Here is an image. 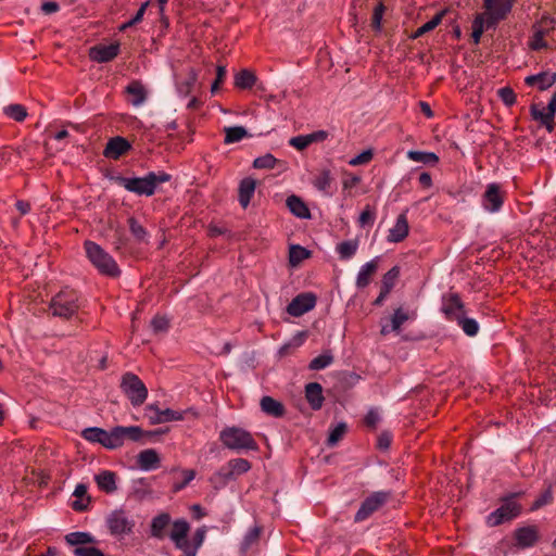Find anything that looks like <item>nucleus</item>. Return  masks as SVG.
Here are the masks:
<instances>
[{"label": "nucleus", "instance_id": "4468645a", "mask_svg": "<svg viewBox=\"0 0 556 556\" xmlns=\"http://www.w3.org/2000/svg\"><path fill=\"white\" fill-rule=\"evenodd\" d=\"M441 311L445 318L452 321H456L465 314L463 302L455 293L443 298Z\"/></svg>", "mask_w": 556, "mask_h": 556}, {"label": "nucleus", "instance_id": "de8ad7c7", "mask_svg": "<svg viewBox=\"0 0 556 556\" xmlns=\"http://www.w3.org/2000/svg\"><path fill=\"white\" fill-rule=\"evenodd\" d=\"M330 184L331 173L329 169L321 170L320 174L317 175L313 180L314 187L321 192H327V190L330 187Z\"/></svg>", "mask_w": 556, "mask_h": 556}, {"label": "nucleus", "instance_id": "2eb2a0df", "mask_svg": "<svg viewBox=\"0 0 556 556\" xmlns=\"http://www.w3.org/2000/svg\"><path fill=\"white\" fill-rule=\"evenodd\" d=\"M174 520L168 513H160L154 516L150 523V535L156 540H164L168 536L166 530L169 526L173 527Z\"/></svg>", "mask_w": 556, "mask_h": 556}, {"label": "nucleus", "instance_id": "423d86ee", "mask_svg": "<svg viewBox=\"0 0 556 556\" xmlns=\"http://www.w3.org/2000/svg\"><path fill=\"white\" fill-rule=\"evenodd\" d=\"M417 318L416 308H405L400 306L394 309L389 320H381L380 333L388 336L391 332H401L402 326L408 320H415Z\"/></svg>", "mask_w": 556, "mask_h": 556}, {"label": "nucleus", "instance_id": "4d7b16f0", "mask_svg": "<svg viewBox=\"0 0 556 556\" xmlns=\"http://www.w3.org/2000/svg\"><path fill=\"white\" fill-rule=\"evenodd\" d=\"M151 328L154 333H163L168 329V319L163 316H155L151 320Z\"/></svg>", "mask_w": 556, "mask_h": 556}, {"label": "nucleus", "instance_id": "774afa93", "mask_svg": "<svg viewBox=\"0 0 556 556\" xmlns=\"http://www.w3.org/2000/svg\"><path fill=\"white\" fill-rule=\"evenodd\" d=\"M383 10H384V8L382 4H379L375 8L374 16H372V24L377 29H380Z\"/></svg>", "mask_w": 556, "mask_h": 556}, {"label": "nucleus", "instance_id": "aec40b11", "mask_svg": "<svg viewBox=\"0 0 556 556\" xmlns=\"http://www.w3.org/2000/svg\"><path fill=\"white\" fill-rule=\"evenodd\" d=\"M379 260H380V257L376 256L372 260H370L369 262H367L361 266V268L356 275V280H355V285H356L357 289H364L370 283L371 276L378 269Z\"/></svg>", "mask_w": 556, "mask_h": 556}, {"label": "nucleus", "instance_id": "0e129e2a", "mask_svg": "<svg viewBox=\"0 0 556 556\" xmlns=\"http://www.w3.org/2000/svg\"><path fill=\"white\" fill-rule=\"evenodd\" d=\"M380 420V412L377 408H370L365 416V424L369 428H376Z\"/></svg>", "mask_w": 556, "mask_h": 556}, {"label": "nucleus", "instance_id": "20e7f679", "mask_svg": "<svg viewBox=\"0 0 556 556\" xmlns=\"http://www.w3.org/2000/svg\"><path fill=\"white\" fill-rule=\"evenodd\" d=\"M78 295L74 290L64 289L51 301L50 309L54 316L70 318L78 309Z\"/></svg>", "mask_w": 556, "mask_h": 556}, {"label": "nucleus", "instance_id": "680f3d73", "mask_svg": "<svg viewBox=\"0 0 556 556\" xmlns=\"http://www.w3.org/2000/svg\"><path fill=\"white\" fill-rule=\"evenodd\" d=\"M375 212L369 206H366L358 217V224L361 227L372 225L375 222Z\"/></svg>", "mask_w": 556, "mask_h": 556}, {"label": "nucleus", "instance_id": "864d4df0", "mask_svg": "<svg viewBox=\"0 0 556 556\" xmlns=\"http://www.w3.org/2000/svg\"><path fill=\"white\" fill-rule=\"evenodd\" d=\"M443 12L438 13L434 15L430 21L425 23L422 26H420L415 34L413 35V38H418L422 36L424 34L434 29L442 21Z\"/></svg>", "mask_w": 556, "mask_h": 556}, {"label": "nucleus", "instance_id": "a878e982", "mask_svg": "<svg viewBox=\"0 0 556 556\" xmlns=\"http://www.w3.org/2000/svg\"><path fill=\"white\" fill-rule=\"evenodd\" d=\"M64 539L74 548L87 547L97 543V539L91 533L83 531L67 533Z\"/></svg>", "mask_w": 556, "mask_h": 556}, {"label": "nucleus", "instance_id": "79ce46f5", "mask_svg": "<svg viewBox=\"0 0 556 556\" xmlns=\"http://www.w3.org/2000/svg\"><path fill=\"white\" fill-rule=\"evenodd\" d=\"M309 251L306 250L305 248L298 244H293L290 247L289 250V263L291 266L295 267L301 262L306 260L309 256Z\"/></svg>", "mask_w": 556, "mask_h": 556}, {"label": "nucleus", "instance_id": "ddd939ff", "mask_svg": "<svg viewBox=\"0 0 556 556\" xmlns=\"http://www.w3.org/2000/svg\"><path fill=\"white\" fill-rule=\"evenodd\" d=\"M317 298L312 292L298 294L287 306V312L293 317H300L312 311L316 305Z\"/></svg>", "mask_w": 556, "mask_h": 556}, {"label": "nucleus", "instance_id": "0eeeda50", "mask_svg": "<svg viewBox=\"0 0 556 556\" xmlns=\"http://www.w3.org/2000/svg\"><path fill=\"white\" fill-rule=\"evenodd\" d=\"M514 0H485V12L482 14L486 18V28H493L506 17L513 8Z\"/></svg>", "mask_w": 556, "mask_h": 556}, {"label": "nucleus", "instance_id": "72a5a7b5", "mask_svg": "<svg viewBox=\"0 0 556 556\" xmlns=\"http://www.w3.org/2000/svg\"><path fill=\"white\" fill-rule=\"evenodd\" d=\"M198 80V74L194 70H189L187 77L176 84L177 92L180 97H187L191 93Z\"/></svg>", "mask_w": 556, "mask_h": 556}, {"label": "nucleus", "instance_id": "dca6fc26", "mask_svg": "<svg viewBox=\"0 0 556 556\" xmlns=\"http://www.w3.org/2000/svg\"><path fill=\"white\" fill-rule=\"evenodd\" d=\"M130 149L131 144L127 139L116 136L108 141L103 151V155L108 159L117 160Z\"/></svg>", "mask_w": 556, "mask_h": 556}, {"label": "nucleus", "instance_id": "5701e85b", "mask_svg": "<svg viewBox=\"0 0 556 556\" xmlns=\"http://www.w3.org/2000/svg\"><path fill=\"white\" fill-rule=\"evenodd\" d=\"M531 115L533 119L540 122L541 125H543L549 132L553 130L555 113L547 106H544L543 104H533L531 106Z\"/></svg>", "mask_w": 556, "mask_h": 556}, {"label": "nucleus", "instance_id": "7ed1b4c3", "mask_svg": "<svg viewBox=\"0 0 556 556\" xmlns=\"http://www.w3.org/2000/svg\"><path fill=\"white\" fill-rule=\"evenodd\" d=\"M222 443L229 450L241 451L257 450V444L252 434L239 427H227L219 433Z\"/></svg>", "mask_w": 556, "mask_h": 556}, {"label": "nucleus", "instance_id": "e433bc0d", "mask_svg": "<svg viewBox=\"0 0 556 556\" xmlns=\"http://www.w3.org/2000/svg\"><path fill=\"white\" fill-rule=\"evenodd\" d=\"M149 409L151 412L155 413L154 416L150 417L153 422L161 424V422H167V421H172V420H179L182 417L179 412H176V410H173L169 408L160 410L157 408H154L153 406H150Z\"/></svg>", "mask_w": 556, "mask_h": 556}, {"label": "nucleus", "instance_id": "c85d7f7f", "mask_svg": "<svg viewBox=\"0 0 556 556\" xmlns=\"http://www.w3.org/2000/svg\"><path fill=\"white\" fill-rule=\"evenodd\" d=\"M256 182L253 178H244L239 186V202L245 208L255 192Z\"/></svg>", "mask_w": 556, "mask_h": 556}, {"label": "nucleus", "instance_id": "39448f33", "mask_svg": "<svg viewBox=\"0 0 556 556\" xmlns=\"http://www.w3.org/2000/svg\"><path fill=\"white\" fill-rule=\"evenodd\" d=\"M111 535L123 538L132 533L135 520L122 508L111 511L105 519Z\"/></svg>", "mask_w": 556, "mask_h": 556}, {"label": "nucleus", "instance_id": "5fc2aeb1", "mask_svg": "<svg viewBox=\"0 0 556 556\" xmlns=\"http://www.w3.org/2000/svg\"><path fill=\"white\" fill-rule=\"evenodd\" d=\"M486 28V18L484 16L479 15L475 18L472 23V38L476 43L480 41V38Z\"/></svg>", "mask_w": 556, "mask_h": 556}, {"label": "nucleus", "instance_id": "09e8293b", "mask_svg": "<svg viewBox=\"0 0 556 556\" xmlns=\"http://www.w3.org/2000/svg\"><path fill=\"white\" fill-rule=\"evenodd\" d=\"M277 163L278 160L271 153H266L254 160L253 167L257 169H270L274 168Z\"/></svg>", "mask_w": 556, "mask_h": 556}, {"label": "nucleus", "instance_id": "f03ea898", "mask_svg": "<svg viewBox=\"0 0 556 556\" xmlns=\"http://www.w3.org/2000/svg\"><path fill=\"white\" fill-rule=\"evenodd\" d=\"M84 247L88 260L102 275L111 277L119 275L121 271L115 260L98 243L87 240Z\"/></svg>", "mask_w": 556, "mask_h": 556}, {"label": "nucleus", "instance_id": "f704fd0d", "mask_svg": "<svg viewBox=\"0 0 556 556\" xmlns=\"http://www.w3.org/2000/svg\"><path fill=\"white\" fill-rule=\"evenodd\" d=\"M358 250V241L356 239L345 240L337 244L336 251L341 260L352 258Z\"/></svg>", "mask_w": 556, "mask_h": 556}, {"label": "nucleus", "instance_id": "cd10ccee", "mask_svg": "<svg viewBox=\"0 0 556 556\" xmlns=\"http://www.w3.org/2000/svg\"><path fill=\"white\" fill-rule=\"evenodd\" d=\"M114 428L118 441V446H122L126 439L131 441H139L141 439L142 430L138 426H117Z\"/></svg>", "mask_w": 556, "mask_h": 556}, {"label": "nucleus", "instance_id": "37998d69", "mask_svg": "<svg viewBox=\"0 0 556 556\" xmlns=\"http://www.w3.org/2000/svg\"><path fill=\"white\" fill-rule=\"evenodd\" d=\"M226 466L232 473L233 478L240 476L242 473L248 472L251 469V465L247 459L243 458H235L230 459Z\"/></svg>", "mask_w": 556, "mask_h": 556}, {"label": "nucleus", "instance_id": "9b49d317", "mask_svg": "<svg viewBox=\"0 0 556 556\" xmlns=\"http://www.w3.org/2000/svg\"><path fill=\"white\" fill-rule=\"evenodd\" d=\"M390 493L386 491H378L366 497L359 509L355 514V521L359 522L367 519L372 513L379 509L389 498Z\"/></svg>", "mask_w": 556, "mask_h": 556}, {"label": "nucleus", "instance_id": "a18cd8bd", "mask_svg": "<svg viewBox=\"0 0 556 556\" xmlns=\"http://www.w3.org/2000/svg\"><path fill=\"white\" fill-rule=\"evenodd\" d=\"M3 112L16 122H23L27 116V111L22 104H10L3 109Z\"/></svg>", "mask_w": 556, "mask_h": 556}, {"label": "nucleus", "instance_id": "49530a36", "mask_svg": "<svg viewBox=\"0 0 556 556\" xmlns=\"http://www.w3.org/2000/svg\"><path fill=\"white\" fill-rule=\"evenodd\" d=\"M348 425L343 421L338 422L333 428L330 429L327 443L329 446H334L345 434Z\"/></svg>", "mask_w": 556, "mask_h": 556}, {"label": "nucleus", "instance_id": "4c0bfd02", "mask_svg": "<svg viewBox=\"0 0 556 556\" xmlns=\"http://www.w3.org/2000/svg\"><path fill=\"white\" fill-rule=\"evenodd\" d=\"M261 407L264 413L274 417H280L283 414L281 403L270 396H264L261 400Z\"/></svg>", "mask_w": 556, "mask_h": 556}, {"label": "nucleus", "instance_id": "13d9d810", "mask_svg": "<svg viewBox=\"0 0 556 556\" xmlns=\"http://www.w3.org/2000/svg\"><path fill=\"white\" fill-rule=\"evenodd\" d=\"M372 151L370 149L364 150L362 153L357 154L356 156L352 157L349 161V164L351 166H358L363 164H367L372 159Z\"/></svg>", "mask_w": 556, "mask_h": 556}, {"label": "nucleus", "instance_id": "052dcab7", "mask_svg": "<svg viewBox=\"0 0 556 556\" xmlns=\"http://www.w3.org/2000/svg\"><path fill=\"white\" fill-rule=\"evenodd\" d=\"M498 97L507 106H511L516 102V94L514 90L508 87L498 89Z\"/></svg>", "mask_w": 556, "mask_h": 556}, {"label": "nucleus", "instance_id": "603ef678", "mask_svg": "<svg viewBox=\"0 0 556 556\" xmlns=\"http://www.w3.org/2000/svg\"><path fill=\"white\" fill-rule=\"evenodd\" d=\"M333 361V357L330 353H324L313 358L309 363V368L312 370H321L328 367Z\"/></svg>", "mask_w": 556, "mask_h": 556}, {"label": "nucleus", "instance_id": "f8f14e48", "mask_svg": "<svg viewBox=\"0 0 556 556\" xmlns=\"http://www.w3.org/2000/svg\"><path fill=\"white\" fill-rule=\"evenodd\" d=\"M519 513L520 506L516 501L509 498L488 516V523L492 527L497 526L504 521L511 520L517 517Z\"/></svg>", "mask_w": 556, "mask_h": 556}, {"label": "nucleus", "instance_id": "6ab92c4d", "mask_svg": "<svg viewBox=\"0 0 556 556\" xmlns=\"http://www.w3.org/2000/svg\"><path fill=\"white\" fill-rule=\"evenodd\" d=\"M408 222L405 213L397 216L393 227L389 229L387 240L392 243L403 241L408 235Z\"/></svg>", "mask_w": 556, "mask_h": 556}, {"label": "nucleus", "instance_id": "ea45409f", "mask_svg": "<svg viewBox=\"0 0 556 556\" xmlns=\"http://www.w3.org/2000/svg\"><path fill=\"white\" fill-rule=\"evenodd\" d=\"M248 137V130L243 126H232L225 128L224 142L227 144L239 142Z\"/></svg>", "mask_w": 556, "mask_h": 556}, {"label": "nucleus", "instance_id": "a211bd4d", "mask_svg": "<svg viewBox=\"0 0 556 556\" xmlns=\"http://www.w3.org/2000/svg\"><path fill=\"white\" fill-rule=\"evenodd\" d=\"M118 43L100 45L92 47L90 49L89 55L90 59L96 62L105 63L113 60L118 54Z\"/></svg>", "mask_w": 556, "mask_h": 556}, {"label": "nucleus", "instance_id": "bb28decb", "mask_svg": "<svg viewBox=\"0 0 556 556\" xmlns=\"http://www.w3.org/2000/svg\"><path fill=\"white\" fill-rule=\"evenodd\" d=\"M99 489L105 493H114L117 490L116 475L110 470H103L94 476Z\"/></svg>", "mask_w": 556, "mask_h": 556}, {"label": "nucleus", "instance_id": "f3484780", "mask_svg": "<svg viewBox=\"0 0 556 556\" xmlns=\"http://www.w3.org/2000/svg\"><path fill=\"white\" fill-rule=\"evenodd\" d=\"M516 545L520 548L532 547L539 540V531L533 526H527L516 529Z\"/></svg>", "mask_w": 556, "mask_h": 556}, {"label": "nucleus", "instance_id": "8fccbe9b", "mask_svg": "<svg viewBox=\"0 0 556 556\" xmlns=\"http://www.w3.org/2000/svg\"><path fill=\"white\" fill-rule=\"evenodd\" d=\"M399 276H400V268L397 266L392 267L390 270H388L383 275V278L381 281V289L391 292Z\"/></svg>", "mask_w": 556, "mask_h": 556}, {"label": "nucleus", "instance_id": "393cba45", "mask_svg": "<svg viewBox=\"0 0 556 556\" xmlns=\"http://www.w3.org/2000/svg\"><path fill=\"white\" fill-rule=\"evenodd\" d=\"M137 464L142 471H151L160 466V457L155 450L148 448L137 456Z\"/></svg>", "mask_w": 556, "mask_h": 556}, {"label": "nucleus", "instance_id": "1a4fd4ad", "mask_svg": "<svg viewBox=\"0 0 556 556\" xmlns=\"http://www.w3.org/2000/svg\"><path fill=\"white\" fill-rule=\"evenodd\" d=\"M178 528H182V529L186 528L182 541L189 547L188 549H191V551L194 549V553L198 554L199 549L201 548V546L204 543V540H205V536L207 533L206 526H202L195 530L192 541H189V539H188V534L190 532V523L184 518L174 520L173 529H170L168 536L173 535L177 531Z\"/></svg>", "mask_w": 556, "mask_h": 556}, {"label": "nucleus", "instance_id": "69168bd1", "mask_svg": "<svg viewBox=\"0 0 556 556\" xmlns=\"http://www.w3.org/2000/svg\"><path fill=\"white\" fill-rule=\"evenodd\" d=\"M289 144L300 151L306 149L309 146L306 135L292 137L289 140Z\"/></svg>", "mask_w": 556, "mask_h": 556}, {"label": "nucleus", "instance_id": "473e14b6", "mask_svg": "<svg viewBox=\"0 0 556 556\" xmlns=\"http://www.w3.org/2000/svg\"><path fill=\"white\" fill-rule=\"evenodd\" d=\"M126 91L132 97L130 102L134 106H140L147 99V91L142 84L132 81L126 88Z\"/></svg>", "mask_w": 556, "mask_h": 556}, {"label": "nucleus", "instance_id": "7c9ffc66", "mask_svg": "<svg viewBox=\"0 0 556 556\" xmlns=\"http://www.w3.org/2000/svg\"><path fill=\"white\" fill-rule=\"evenodd\" d=\"M233 476L228 469V467L225 465L220 467L216 472H214L208 481L213 485L214 489L220 490L225 488L229 481L233 480Z\"/></svg>", "mask_w": 556, "mask_h": 556}, {"label": "nucleus", "instance_id": "4be33fe9", "mask_svg": "<svg viewBox=\"0 0 556 556\" xmlns=\"http://www.w3.org/2000/svg\"><path fill=\"white\" fill-rule=\"evenodd\" d=\"M262 529L257 525H254L244 533L242 541L240 543V553L242 555H247L249 552L253 551L261 538Z\"/></svg>", "mask_w": 556, "mask_h": 556}, {"label": "nucleus", "instance_id": "c9c22d12", "mask_svg": "<svg viewBox=\"0 0 556 556\" xmlns=\"http://www.w3.org/2000/svg\"><path fill=\"white\" fill-rule=\"evenodd\" d=\"M307 337L306 331H298L290 340L285 342L278 350L280 356L289 354L291 350L300 348Z\"/></svg>", "mask_w": 556, "mask_h": 556}, {"label": "nucleus", "instance_id": "9d476101", "mask_svg": "<svg viewBox=\"0 0 556 556\" xmlns=\"http://www.w3.org/2000/svg\"><path fill=\"white\" fill-rule=\"evenodd\" d=\"M81 435L85 440L92 443H99L109 450H115L119 447L115 428L111 429L110 431L98 427L86 428Z\"/></svg>", "mask_w": 556, "mask_h": 556}, {"label": "nucleus", "instance_id": "c03bdc74", "mask_svg": "<svg viewBox=\"0 0 556 556\" xmlns=\"http://www.w3.org/2000/svg\"><path fill=\"white\" fill-rule=\"evenodd\" d=\"M456 323L463 329V331L469 337L476 336L479 331V324L477 323V320L473 318L466 317L465 314L462 315V317L457 319Z\"/></svg>", "mask_w": 556, "mask_h": 556}, {"label": "nucleus", "instance_id": "a19ab883", "mask_svg": "<svg viewBox=\"0 0 556 556\" xmlns=\"http://www.w3.org/2000/svg\"><path fill=\"white\" fill-rule=\"evenodd\" d=\"M407 157L414 162L422 164H437L439 157L433 152L415 151L410 150L407 152Z\"/></svg>", "mask_w": 556, "mask_h": 556}, {"label": "nucleus", "instance_id": "2f4dec72", "mask_svg": "<svg viewBox=\"0 0 556 556\" xmlns=\"http://www.w3.org/2000/svg\"><path fill=\"white\" fill-rule=\"evenodd\" d=\"M305 395L313 409H319L324 402L321 384H305Z\"/></svg>", "mask_w": 556, "mask_h": 556}, {"label": "nucleus", "instance_id": "e2e57ef3", "mask_svg": "<svg viewBox=\"0 0 556 556\" xmlns=\"http://www.w3.org/2000/svg\"><path fill=\"white\" fill-rule=\"evenodd\" d=\"M553 500V494H552V490L551 488H548L547 490H545L536 500L535 502L533 503L531 509L532 510H536L539 509L540 507L551 503Z\"/></svg>", "mask_w": 556, "mask_h": 556}, {"label": "nucleus", "instance_id": "b1692460", "mask_svg": "<svg viewBox=\"0 0 556 556\" xmlns=\"http://www.w3.org/2000/svg\"><path fill=\"white\" fill-rule=\"evenodd\" d=\"M123 393L135 406L141 405L148 395L146 384H121Z\"/></svg>", "mask_w": 556, "mask_h": 556}, {"label": "nucleus", "instance_id": "338daca9", "mask_svg": "<svg viewBox=\"0 0 556 556\" xmlns=\"http://www.w3.org/2000/svg\"><path fill=\"white\" fill-rule=\"evenodd\" d=\"M308 143L321 142L327 139L328 132L325 130H317L306 135Z\"/></svg>", "mask_w": 556, "mask_h": 556}, {"label": "nucleus", "instance_id": "c756f323", "mask_svg": "<svg viewBox=\"0 0 556 556\" xmlns=\"http://www.w3.org/2000/svg\"><path fill=\"white\" fill-rule=\"evenodd\" d=\"M287 206L290 212L299 218H309L311 213L306 204L296 195H290L287 199Z\"/></svg>", "mask_w": 556, "mask_h": 556}, {"label": "nucleus", "instance_id": "3c124183", "mask_svg": "<svg viewBox=\"0 0 556 556\" xmlns=\"http://www.w3.org/2000/svg\"><path fill=\"white\" fill-rule=\"evenodd\" d=\"M547 34L545 33V30H543L542 27H540L538 24L534 25V34L529 42V46L531 47V49L533 50H540L542 48H545L546 47V42L544 40V37L546 36Z\"/></svg>", "mask_w": 556, "mask_h": 556}, {"label": "nucleus", "instance_id": "6e6552de", "mask_svg": "<svg viewBox=\"0 0 556 556\" xmlns=\"http://www.w3.org/2000/svg\"><path fill=\"white\" fill-rule=\"evenodd\" d=\"M505 192L497 182L488 184L481 197V206L488 213L494 214L502 210Z\"/></svg>", "mask_w": 556, "mask_h": 556}, {"label": "nucleus", "instance_id": "412c9836", "mask_svg": "<svg viewBox=\"0 0 556 556\" xmlns=\"http://www.w3.org/2000/svg\"><path fill=\"white\" fill-rule=\"evenodd\" d=\"M528 86L536 87L540 90H546L556 83V72L547 73L542 72L535 75H530L525 78Z\"/></svg>", "mask_w": 556, "mask_h": 556}, {"label": "nucleus", "instance_id": "bf43d9fd", "mask_svg": "<svg viewBox=\"0 0 556 556\" xmlns=\"http://www.w3.org/2000/svg\"><path fill=\"white\" fill-rule=\"evenodd\" d=\"M73 554L75 556H105L103 552L94 547L93 544L87 547L73 548Z\"/></svg>", "mask_w": 556, "mask_h": 556}, {"label": "nucleus", "instance_id": "f257e3e1", "mask_svg": "<svg viewBox=\"0 0 556 556\" xmlns=\"http://www.w3.org/2000/svg\"><path fill=\"white\" fill-rule=\"evenodd\" d=\"M170 178L165 172H150L143 177H117L116 181L129 192L150 197L155 192L157 185L167 182Z\"/></svg>", "mask_w": 556, "mask_h": 556}, {"label": "nucleus", "instance_id": "6e6d98bb", "mask_svg": "<svg viewBox=\"0 0 556 556\" xmlns=\"http://www.w3.org/2000/svg\"><path fill=\"white\" fill-rule=\"evenodd\" d=\"M128 223L132 236L139 241L146 240L148 236L146 229L135 218H129Z\"/></svg>", "mask_w": 556, "mask_h": 556}, {"label": "nucleus", "instance_id": "58836bf2", "mask_svg": "<svg viewBox=\"0 0 556 556\" xmlns=\"http://www.w3.org/2000/svg\"><path fill=\"white\" fill-rule=\"evenodd\" d=\"M256 81V76L249 70H242L235 76V86L239 89H250Z\"/></svg>", "mask_w": 556, "mask_h": 556}]
</instances>
